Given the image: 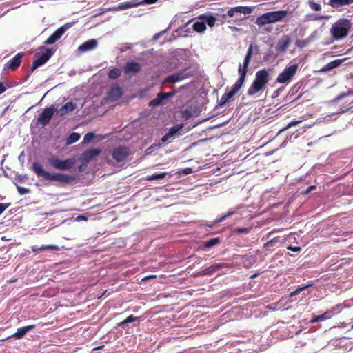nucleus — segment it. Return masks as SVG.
I'll list each match as a JSON object with an SVG mask.
<instances>
[{
	"instance_id": "obj_1",
	"label": "nucleus",
	"mask_w": 353,
	"mask_h": 353,
	"mask_svg": "<svg viewBox=\"0 0 353 353\" xmlns=\"http://www.w3.org/2000/svg\"><path fill=\"white\" fill-rule=\"evenodd\" d=\"M254 49L258 52L259 51V47L258 46H254L253 44H250L248 48L246 55L245 57L243 63L239 64V68H238V73L239 75V77L238 80L235 82V83L231 87L230 90L225 92L224 93L225 97L228 98V99H232L241 88L243 86L246 74L248 72V67L250 63L251 57L252 56L253 50Z\"/></svg>"
},
{
	"instance_id": "obj_2",
	"label": "nucleus",
	"mask_w": 353,
	"mask_h": 353,
	"mask_svg": "<svg viewBox=\"0 0 353 353\" xmlns=\"http://www.w3.org/2000/svg\"><path fill=\"white\" fill-rule=\"evenodd\" d=\"M32 169L37 176L43 177L50 181H57L62 183H69L72 177L63 173L50 172L45 170L39 163L34 162L32 164Z\"/></svg>"
},
{
	"instance_id": "obj_3",
	"label": "nucleus",
	"mask_w": 353,
	"mask_h": 353,
	"mask_svg": "<svg viewBox=\"0 0 353 353\" xmlns=\"http://www.w3.org/2000/svg\"><path fill=\"white\" fill-rule=\"evenodd\" d=\"M351 27L352 22L350 19L340 18L332 25L330 33L334 40L339 41L348 35Z\"/></svg>"
},
{
	"instance_id": "obj_4",
	"label": "nucleus",
	"mask_w": 353,
	"mask_h": 353,
	"mask_svg": "<svg viewBox=\"0 0 353 353\" xmlns=\"http://www.w3.org/2000/svg\"><path fill=\"white\" fill-rule=\"evenodd\" d=\"M288 14V11L285 10L268 12L258 17L255 23L258 26L261 27L268 23L283 21Z\"/></svg>"
},
{
	"instance_id": "obj_5",
	"label": "nucleus",
	"mask_w": 353,
	"mask_h": 353,
	"mask_svg": "<svg viewBox=\"0 0 353 353\" xmlns=\"http://www.w3.org/2000/svg\"><path fill=\"white\" fill-rule=\"evenodd\" d=\"M299 65L296 63L287 66L277 78L276 82L281 84H289L297 72Z\"/></svg>"
},
{
	"instance_id": "obj_6",
	"label": "nucleus",
	"mask_w": 353,
	"mask_h": 353,
	"mask_svg": "<svg viewBox=\"0 0 353 353\" xmlns=\"http://www.w3.org/2000/svg\"><path fill=\"white\" fill-rule=\"evenodd\" d=\"M54 54V50L49 48H43L42 50L34 54L31 72H33L38 67L46 63Z\"/></svg>"
},
{
	"instance_id": "obj_7",
	"label": "nucleus",
	"mask_w": 353,
	"mask_h": 353,
	"mask_svg": "<svg viewBox=\"0 0 353 353\" xmlns=\"http://www.w3.org/2000/svg\"><path fill=\"white\" fill-rule=\"evenodd\" d=\"M48 162L55 169L59 170H67L74 165V161L71 159L60 160L57 157H52L48 159Z\"/></svg>"
},
{
	"instance_id": "obj_8",
	"label": "nucleus",
	"mask_w": 353,
	"mask_h": 353,
	"mask_svg": "<svg viewBox=\"0 0 353 353\" xmlns=\"http://www.w3.org/2000/svg\"><path fill=\"white\" fill-rule=\"evenodd\" d=\"M193 75V72L190 68H185L182 71H179L174 74L168 76L164 79L163 83H175L179 81H181L188 77Z\"/></svg>"
},
{
	"instance_id": "obj_9",
	"label": "nucleus",
	"mask_w": 353,
	"mask_h": 353,
	"mask_svg": "<svg viewBox=\"0 0 353 353\" xmlns=\"http://www.w3.org/2000/svg\"><path fill=\"white\" fill-rule=\"evenodd\" d=\"M71 26V23H68L61 26L45 41L44 43L46 45H52L54 43L63 35L66 30H68Z\"/></svg>"
},
{
	"instance_id": "obj_10",
	"label": "nucleus",
	"mask_w": 353,
	"mask_h": 353,
	"mask_svg": "<svg viewBox=\"0 0 353 353\" xmlns=\"http://www.w3.org/2000/svg\"><path fill=\"white\" fill-rule=\"evenodd\" d=\"M54 112V106L46 108L39 114L37 119V123L42 126L46 125L50 122Z\"/></svg>"
},
{
	"instance_id": "obj_11",
	"label": "nucleus",
	"mask_w": 353,
	"mask_h": 353,
	"mask_svg": "<svg viewBox=\"0 0 353 353\" xmlns=\"http://www.w3.org/2000/svg\"><path fill=\"white\" fill-rule=\"evenodd\" d=\"M129 154V150L126 147H118L112 152V157L117 162L123 161Z\"/></svg>"
},
{
	"instance_id": "obj_12",
	"label": "nucleus",
	"mask_w": 353,
	"mask_h": 353,
	"mask_svg": "<svg viewBox=\"0 0 353 353\" xmlns=\"http://www.w3.org/2000/svg\"><path fill=\"white\" fill-rule=\"evenodd\" d=\"M252 10L250 7L248 6H236L230 8L227 14L230 17H234L237 16L238 14H248L252 12Z\"/></svg>"
},
{
	"instance_id": "obj_13",
	"label": "nucleus",
	"mask_w": 353,
	"mask_h": 353,
	"mask_svg": "<svg viewBox=\"0 0 353 353\" xmlns=\"http://www.w3.org/2000/svg\"><path fill=\"white\" fill-rule=\"evenodd\" d=\"M98 46V42L95 39H92L83 43L78 47V51L84 53L95 49Z\"/></svg>"
},
{
	"instance_id": "obj_14",
	"label": "nucleus",
	"mask_w": 353,
	"mask_h": 353,
	"mask_svg": "<svg viewBox=\"0 0 353 353\" xmlns=\"http://www.w3.org/2000/svg\"><path fill=\"white\" fill-rule=\"evenodd\" d=\"M343 308V306L342 304H337L333 307H332L330 310L326 311L325 313H323L321 315H319L321 318V321L329 319L332 318L334 315L339 313L342 309Z\"/></svg>"
},
{
	"instance_id": "obj_15",
	"label": "nucleus",
	"mask_w": 353,
	"mask_h": 353,
	"mask_svg": "<svg viewBox=\"0 0 353 353\" xmlns=\"http://www.w3.org/2000/svg\"><path fill=\"white\" fill-rule=\"evenodd\" d=\"M290 39L288 35H283L277 42L275 48L279 52H285L290 45Z\"/></svg>"
},
{
	"instance_id": "obj_16",
	"label": "nucleus",
	"mask_w": 353,
	"mask_h": 353,
	"mask_svg": "<svg viewBox=\"0 0 353 353\" xmlns=\"http://www.w3.org/2000/svg\"><path fill=\"white\" fill-rule=\"evenodd\" d=\"M23 56V52H19L11 60L8 62L6 68L12 70L17 69L19 66Z\"/></svg>"
},
{
	"instance_id": "obj_17",
	"label": "nucleus",
	"mask_w": 353,
	"mask_h": 353,
	"mask_svg": "<svg viewBox=\"0 0 353 353\" xmlns=\"http://www.w3.org/2000/svg\"><path fill=\"white\" fill-rule=\"evenodd\" d=\"M255 80L265 87L270 81L269 73L265 70H259L256 73Z\"/></svg>"
},
{
	"instance_id": "obj_18",
	"label": "nucleus",
	"mask_w": 353,
	"mask_h": 353,
	"mask_svg": "<svg viewBox=\"0 0 353 353\" xmlns=\"http://www.w3.org/2000/svg\"><path fill=\"white\" fill-rule=\"evenodd\" d=\"M101 153L99 149H92L83 152L81 155V159L83 162L88 163L94 157L98 156Z\"/></svg>"
},
{
	"instance_id": "obj_19",
	"label": "nucleus",
	"mask_w": 353,
	"mask_h": 353,
	"mask_svg": "<svg viewBox=\"0 0 353 353\" xmlns=\"http://www.w3.org/2000/svg\"><path fill=\"white\" fill-rule=\"evenodd\" d=\"M265 88V87L264 85L254 79L252 85L248 88L247 94L249 96H253L256 93L264 90Z\"/></svg>"
},
{
	"instance_id": "obj_20",
	"label": "nucleus",
	"mask_w": 353,
	"mask_h": 353,
	"mask_svg": "<svg viewBox=\"0 0 353 353\" xmlns=\"http://www.w3.org/2000/svg\"><path fill=\"white\" fill-rule=\"evenodd\" d=\"M122 95L121 88L115 86L112 87L108 94V99L110 101H115L119 99Z\"/></svg>"
},
{
	"instance_id": "obj_21",
	"label": "nucleus",
	"mask_w": 353,
	"mask_h": 353,
	"mask_svg": "<svg viewBox=\"0 0 353 353\" xmlns=\"http://www.w3.org/2000/svg\"><path fill=\"white\" fill-rule=\"evenodd\" d=\"M141 70V65L139 63L131 61L128 62L125 66L126 73H136Z\"/></svg>"
},
{
	"instance_id": "obj_22",
	"label": "nucleus",
	"mask_w": 353,
	"mask_h": 353,
	"mask_svg": "<svg viewBox=\"0 0 353 353\" xmlns=\"http://www.w3.org/2000/svg\"><path fill=\"white\" fill-rule=\"evenodd\" d=\"M76 108V105L72 102H67L59 110L58 112L61 116H63L68 113L72 112Z\"/></svg>"
},
{
	"instance_id": "obj_23",
	"label": "nucleus",
	"mask_w": 353,
	"mask_h": 353,
	"mask_svg": "<svg viewBox=\"0 0 353 353\" xmlns=\"http://www.w3.org/2000/svg\"><path fill=\"white\" fill-rule=\"evenodd\" d=\"M192 28L194 31L199 33L203 32L206 30V26L205 25L204 21L203 19H200V16L198 17L197 20L193 23Z\"/></svg>"
},
{
	"instance_id": "obj_24",
	"label": "nucleus",
	"mask_w": 353,
	"mask_h": 353,
	"mask_svg": "<svg viewBox=\"0 0 353 353\" xmlns=\"http://www.w3.org/2000/svg\"><path fill=\"white\" fill-rule=\"evenodd\" d=\"M353 3V0H330L329 5L334 8L349 5Z\"/></svg>"
},
{
	"instance_id": "obj_25",
	"label": "nucleus",
	"mask_w": 353,
	"mask_h": 353,
	"mask_svg": "<svg viewBox=\"0 0 353 353\" xmlns=\"http://www.w3.org/2000/svg\"><path fill=\"white\" fill-rule=\"evenodd\" d=\"M200 19H203L205 23V25H208L209 27L212 28L216 21V19L214 16L211 14H202L200 15Z\"/></svg>"
},
{
	"instance_id": "obj_26",
	"label": "nucleus",
	"mask_w": 353,
	"mask_h": 353,
	"mask_svg": "<svg viewBox=\"0 0 353 353\" xmlns=\"http://www.w3.org/2000/svg\"><path fill=\"white\" fill-rule=\"evenodd\" d=\"M35 326L34 325H30L28 326L22 327L17 329V332L14 334V336L17 339H20L23 337L28 331L33 329Z\"/></svg>"
},
{
	"instance_id": "obj_27",
	"label": "nucleus",
	"mask_w": 353,
	"mask_h": 353,
	"mask_svg": "<svg viewBox=\"0 0 353 353\" xmlns=\"http://www.w3.org/2000/svg\"><path fill=\"white\" fill-rule=\"evenodd\" d=\"M221 267V265L219 263L214 264L202 270L201 273L202 275H209L220 269Z\"/></svg>"
},
{
	"instance_id": "obj_28",
	"label": "nucleus",
	"mask_w": 353,
	"mask_h": 353,
	"mask_svg": "<svg viewBox=\"0 0 353 353\" xmlns=\"http://www.w3.org/2000/svg\"><path fill=\"white\" fill-rule=\"evenodd\" d=\"M168 175V172H159L155 173L152 175L148 176L146 177V180L148 181H154V180H160L164 179Z\"/></svg>"
},
{
	"instance_id": "obj_29",
	"label": "nucleus",
	"mask_w": 353,
	"mask_h": 353,
	"mask_svg": "<svg viewBox=\"0 0 353 353\" xmlns=\"http://www.w3.org/2000/svg\"><path fill=\"white\" fill-rule=\"evenodd\" d=\"M341 62L342 61L341 59H336L333 61H331L324 67L323 70L328 71L334 68H336L340 65Z\"/></svg>"
},
{
	"instance_id": "obj_30",
	"label": "nucleus",
	"mask_w": 353,
	"mask_h": 353,
	"mask_svg": "<svg viewBox=\"0 0 353 353\" xmlns=\"http://www.w3.org/2000/svg\"><path fill=\"white\" fill-rule=\"evenodd\" d=\"M80 134L77 132H72L71 133L68 137L66 139V144L70 145L72 144L80 139Z\"/></svg>"
},
{
	"instance_id": "obj_31",
	"label": "nucleus",
	"mask_w": 353,
	"mask_h": 353,
	"mask_svg": "<svg viewBox=\"0 0 353 353\" xmlns=\"http://www.w3.org/2000/svg\"><path fill=\"white\" fill-rule=\"evenodd\" d=\"M137 4L133 2H125L119 4L115 8L116 10H123L136 6Z\"/></svg>"
},
{
	"instance_id": "obj_32",
	"label": "nucleus",
	"mask_w": 353,
	"mask_h": 353,
	"mask_svg": "<svg viewBox=\"0 0 353 353\" xmlns=\"http://www.w3.org/2000/svg\"><path fill=\"white\" fill-rule=\"evenodd\" d=\"M325 18H328V17L319 14H312L306 16V21H320Z\"/></svg>"
},
{
	"instance_id": "obj_33",
	"label": "nucleus",
	"mask_w": 353,
	"mask_h": 353,
	"mask_svg": "<svg viewBox=\"0 0 353 353\" xmlns=\"http://www.w3.org/2000/svg\"><path fill=\"white\" fill-rule=\"evenodd\" d=\"M139 319V317H135L133 315H130L125 320H123V321L117 324V326L118 327H123L124 325L128 324V323H131L132 322H134L135 321L138 320Z\"/></svg>"
},
{
	"instance_id": "obj_34",
	"label": "nucleus",
	"mask_w": 353,
	"mask_h": 353,
	"mask_svg": "<svg viewBox=\"0 0 353 353\" xmlns=\"http://www.w3.org/2000/svg\"><path fill=\"white\" fill-rule=\"evenodd\" d=\"M121 71L119 68H114L110 70L108 77L112 79H116L120 77Z\"/></svg>"
},
{
	"instance_id": "obj_35",
	"label": "nucleus",
	"mask_w": 353,
	"mask_h": 353,
	"mask_svg": "<svg viewBox=\"0 0 353 353\" xmlns=\"http://www.w3.org/2000/svg\"><path fill=\"white\" fill-rule=\"evenodd\" d=\"M219 242V238H212L207 241H205L203 243V245L206 248H212V247L216 245V244H218Z\"/></svg>"
},
{
	"instance_id": "obj_36",
	"label": "nucleus",
	"mask_w": 353,
	"mask_h": 353,
	"mask_svg": "<svg viewBox=\"0 0 353 353\" xmlns=\"http://www.w3.org/2000/svg\"><path fill=\"white\" fill-rule=\"evenodd\" d=\"M183 128V125H176L175 126L172 127L169 132L167 133L171 138L173 137L179 130H181Z\"/></svg>"
},
{
	"instance_id": "obj_37",
	"label": "nucleus",
	"mask_w": 353,
	"mask_h": 353,
	"mask_svg": "<svg viewBox=\"0 0 353 353\" xmlns=\"http://www.w3.org/2000/svg\"><path fill=\"white\" fill-rule=\"evenodd\" d=\"M94 136H95V134L93 132H88V133L85 134L83 137L82 143L83 144H86V143L91 142L93 140V139L94 138Z\"/></svg>"
},
{
	"instance_id": "obj_38",
	"label": "nucleus",
	"mask_w": 353,
	"mask_h": 353,
	"mask_svg": "<svg viewBox=\"0 0 353 353\" xmlns=\"http://www.w3.org/2000/svg\"><path fill=\"white\" fill-rule=\"evenodd\" d=\"M163 103L161 97L157 94V96L155 99L151 100L149 103V105L151 107L158 106Z\"/></svg>"
},
{
	"instance_id": "obj_39",
	"label": "nucleus",
	"mask_w": 353,
	"mask_h": 353,
	"mask_svg": "<svg viewBox=\"0 0 353 353\" xmlns=\"http://www.w3.org/2000/svg\"><path fill=\"white\" fill-rule=\"evenodd\" d=\"M353 95V90L348 91L347 92L342 93L339 95H338L332 101L336 103L338 102L339 100L342 99L344 97Z\"/></svg>"
},
{
	"instance_id": "obj_40",
	"label": "nucleus",
	"mask_w": 353,
	"mask_h": 353,
	"mask_svg": "<svg viewBox=\"0 0 353 353\" xmlns=\"http://www.w3.org/2000/svg\"><path fill=\"white\" fill-rule=\"evenodd\" d=\"M311 37H309L307 39L297 41L296 44L299 48H303L306 46L311 41Z\"/></svg>"
},
{
	"instance_id": "obj_41",
	"label": "nucleus",
	"mask_w": 353,
	"mask_h": 353,
	"mask_svg": "<svg viewBox=\"0 0 353 353\" xmlns=\"http://www.w3.org/2000/svg\"><path fill=\"white\" fill-rule=\"evenodd\" d=\"M41 250H50L54 251H57L59 250V247L55 245H43L41 246Z\"/></svg>"
},
{
	"instance_id": "obj_42",
	"label": "nucleus",
	"mask_w": 353,
	"mask_h": 353,
	"mask_svg": "<svg viewBox=\"0 0 353 353\" xmlns=\"http://www.w3.org/2000/svg\"><path fill=\"white\" fill-rule=\"evenodd\" d=\"M310 8L314 11H319L321 9V6L316 2H309Z\"/></svg>"
},
{
	"instance_id": "obj_43",
	"label": "nucleus",
	"mask_w": 353,
	"mask_h": 353,
	"mask_svg": "<svg viewBox=\"0 0 353 353\" xmlns=\"http://www.w3.org/2000/svg\"><path fill=\"white\" fill-rule=\"evenodd\" d=\"M278 242H279V238H274V239H271L270 241H269L268 242H267L265 243V246H266V247H273Z\"/></svg>"
},
{
	"instance_id": "obj_44",
	"label": "nucleus",
	"mask_w": 353,
	"mask_h": 353,
	"mask_svg": "<svg viewBox=\"0 0 353 353\" xmlns=\"http://www.w3.org/2000/svg\"><path fill=\"white\" fill-rule=\"evenodd\" d=\"M307 287V285L297 288L296 290L290 292V297H293L294 296H295V295L298 294L299 293H300L302 290H305Z\"/></svg>"
},
{
	"instance_id": "obj_45",
	"label": "nucleus",
	"mask_w": 353,
	"mask_h": 353,
	"mask_svg": "<svg viewBox=\"0 0 353 353\" xmlns=\"http://www.w3.org/2000/svg\"><path fill=\"white\" fill-rule=\"evenodd\" d=\"M228 101L229 99H228V98L225 97V94H223L219 101V105L223 106Z\"/></svg>"
},
{
	"instance_id": "obj_46",
	"label": "nucleus",
	"mask_w": 353,
	"mask_h": 353,
	"mask_svg": "<svg viewBox=\"0 0 353 353\" xmlns=\"http://www.w3.org/2000/svg\"><path fill=\"white\" fill-rule=\"evenodd\" d=\"M17 190L20 194H25L30 192L29 189L17 185Z\"/></svg>"
},
{
	"instance_id": "obj_47",
	"label": "nucleus",
	"mask_w": 353,
	"mask_h": 353,
	"mask_svg": "<svg viewBox=\"0 0 353 353\" xmlns=\"http://www.w3.org/2000/svg\"><path fill=\"white\" fill-rule=\"evenodd\" d=\"M227 217L225 216V214L221 216L220 218L214 220V222L212 223V224L210 225L209 227L212 228L214 225H216L221 221H223Z\"/></svg>"
},
{
	"instance_id": "obj_48",
	"label": "nucleus",
	"mask_w": 353,
	"mask_h": 353,
	"mask_svg": "<svg viewBox=\"0 0 353 353\" xmlns=\"http://www.w3.org/2000/svg\"><path fill=\"white\" fill-rule=\"evenodd\" d=\"M9 203H0V214L3 213L9 207Z\"/></svg>"
},
{
	"instance_id": "obj_49",
	"label": "nucleus",
	"mask_w": 353,
	"mask_h": 353,
	"mask_svg": "<svg viewBox=\"0 0 353 353\" xmlns=\"http://www.w3.org/2000/svg\"><path fill=\"white\" fill-rule=\"evenodd\" d=\"M300 122H301L300 121H292L290 122V123L287 125V126L285 127V129L286 130V129H288V128H291V127H292V126H295V125H296L297 124H299Z\"/></svg>"
},
{
	"instance_id": "obj_50",
	"label": "nucleus",
	"mask_w": 353,
	"mask_h": 353,
	"mask_svg": "<svg viewBox=\"0 0 353 353\" xmlns=\"http://www.w3.org/2000/svg\"><path fill=\"white\" fill-rule=\"evenodd\" d=\"M287 249L291 250L292 252H299L301 251L300 247H293L292 245H289L287 247Z\"/></svg>"
},
{
	"instance_id": "obj_51",
	"label": "nucleus",
	"mask_w": 353,
	"mask_h": 353,
	"mask_svg": "<svg viewBox=\"0 0 353 353\" xmlns=\"http://www.w3.org/2000/svg\"><path fill=\"white\" fill-rule=\"evenodd\" d=\"M236 232L239 233V234H241V233H247L248 232V229L247 228H238L236 229Z\"/></svg>"
},
{
	"instance_id": "obj_52",
	"label": "nucleus",
	"mask_w": 353,
	"mask_h": 353,
	"mask_svg": "<svg viewBox=\"0 0 353 353\" xmlns=\"http://www.w3.org/2000/svg\"><path fill=\"white\" fill-rule=\"evenodd\" d=\"M157 0H142L140 3L141 4H152L157 1Z\"/></svg>"
},
{
	"instance_id": "obj_53",
	"label": "nucleus",
	"mask_w": 353,
	"mask_h": 353,
	"mask_svg": "<svg viewBox=\"0 0 353 353\" xmlns=\"http://www.w3.org/2000/svg\"><path fill=\"white\" fill-rule=\"evenodd\" d=\"M321 318L319 317V316H316L314 317H313L311 320H310V323H316L318 321H321Z\"/></svg>"
},
{
	"instance_id": "obj_54",
	"label": "nucleus",
	"mask_w": 353,
	"mask_h": 353,
	"mask_svg": "<svg viewBox=\"0 0 353 353\" xmlns=\"http://www.w3.org/2000/svg\"><path fill=\"white\" fill-rule=\"evenodd\" d=\"M24 179H27V176L26 175H24V176H22V175H19L16 177V179L19 181V182H22L23 180Z\"/></svg>"
},
{
	"instance_id": "obj_55",
	"label": "nucleus",
	"mask_w": 353,
	"mask_h": 353,
	"mask_svg": "<svg viewBox=\"0 0 353 353\" xmlns=\"http://www.w3.org/2000/svg\"><path fill=\"white\" fill-rule=\"evenodd\" d=\"M6 87L3 85L2 83L0 82V94L3 93L6 91Z\"/></svg>"
},
{
	"instance_id": "obj_56",
	"label": "nucleus",
	"mask_w": 353,
	"mask_h": 353,
	"mask_svg": "<svg viewBox=\"0 0 353 353\" xmlns=\"http://www.w3.org/2000/svg\"><path fill=\"white\" fill-rule=\"evenodd\" d=\"M159 96L161 97L162 101H163L165 99H167L166 94L165 93H158Z\"/></svg>"
},
{
	"instance_id": "obj_57",
	"label": "nucleus",
	"mask_w": 353,
	"mask_h": 353,
	"mask_svg": "<svg viewBox=\"0 0 353 353\" xmlns=\"http://www.w3.org/2000/svg\"><path fill=\"white\" fill-rule=\"evenodd\" d=\"M170 138H171L168 134H166L165 135H164L162 139H161V141L162 142H165L167 141Z\"/></svg>"
},
{
	"instance_id": "obj_58",
	"label": "nucleus",
	"mask_w": 353,
	"mask_h": 353,
	"mask_svg": "<svg viewBox=\"0 0 353 353\" xmlns=\"http://www.w3.org/2000/svg\"><path fill=\"white\" fill-rule=\"evenodd\" d=\"M315 188V186L314 185H310V187H308L307 188V190L304 192L305 194H307L308 192H310L312 190L314 189Z\"/></svg>"
},
{
	"instance_id": "obj_59",
	"label": "nucleus",
	"mask_w": 353,
	"mask_h": 353,
	"mask_svg": "<svg viewBox=\"0 0 353 353\" xmlns=\"http://www.w3.org/2000/svg\"><path fill=\"white\" fill-rule=\"evenodd\" d=\"M32 250L33 252H39V251H41V247H39V248H38V247L32 246Z\"/></svg>"
},
{
	"instance_id": "obj_60",
	"label": "nucleus",
	"mask_w": 353,
	"mask_h": 353,
	"mask_svg": "<svg viewBox=\"0 0 353 353\" xmlns=\"http://www.w3.org/2000/svg\"><path fill=\"white\" fill-rule=\"evenodd\" d=\"M234 214V211H230L228 212L227 214H225V216L228 218V217H230L232 215H233Z\"/></svg>"
},
{
	"instance_id": "obj_61",
	"label": "nucleus",
	"mask_w": 353,
	"mask_h": 353,
	"mask_svg": "<svg viewBox=\"0 0 353 353\" xmlns=\"http://www.w3.org/2000/svg\"><path fill=\"white\" fill-rule=\"evenodd\" d=\"M184 172H185V174H190V173H191V172H192V169H191V168H186V169L185 170Z\"/></svg>"
},
{
	"instance_id": "obj_62",
	"label": "nucleus",
	"mask_w": 353,
	"mask_h": 353,
	"mask_svg": "<svg viewBox=\"0 0 353 353\" xmlns=\"http://www.w3.org/2000/svg\"><path fill=\"white\" fill-rule=\"evenodd\" d=\"M165 94H166L167 99H168L169 97H170L173 95L172 92H168V93H165Z\"/></svg>"
},
{
	"instance_id": "obj_63",
	"label": "nucleus",
	"mask_w": 353,
	"mask_h": 353,
	"mask_svg": "<svg viewBox=\"0 0 353 353\" xmlns=\"http://www.w3.org/2000/svg\"><path fill=\"white\" fill-rule=\"evenodd\" d=\"M316 32H314L310 37H311V41H312L315 37Z\"/></svg>"
},
{
	"instance_id": "obj_64",
	"label": "nucleus",
	"mask_w": 353,
	"mask_h": 353,
	"mask_svg": "<svg viewBox=\"0 0 353 353\" xmlns=\"http://www.w3.org/2000/svg\"><path fill=\"white\" fill-rule=\"evenodd\" d=\"M230 29H232L233 31L238 30L239 29L236 27H230Z\"/></svg>"
}]
</instances>
